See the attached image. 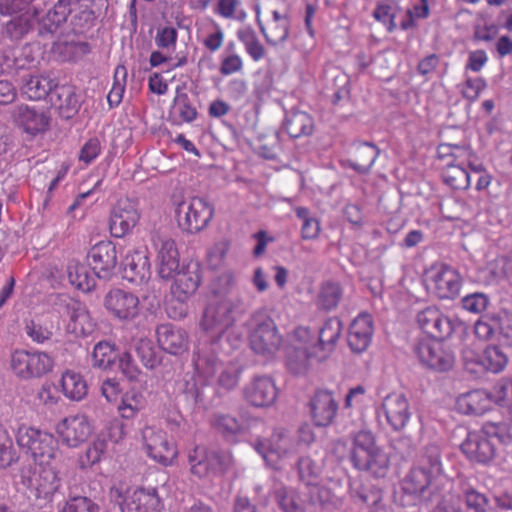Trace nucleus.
<instances>
[{
  "label": "nucleus",
  "instance_id": "obj_1",
  "mask_svg": "<svg viewBox=\"0 0 512 512\" xmlns=\"http://www.w3.org/2000/svg\"><path fill=\"white\" fill-rule=\"evenodd\" d=\"M441 451L437 445L425 447L417 465L402 481V491L415 500L430 503L435 500L442 481Z\"/></svg>",
  "mask_w": 512,
  "mask_h": 512
},
{
  "label": "nucleus",
  "instance_id": "obj_2",
  "mask_svg": "<svg viewBox=\"0 0 512 512\" xmlns=\"http://www.w3.org/2000/svg\"><path fill=\"white\" fill-rule=\"evenodd\" d=\"M174 219L178 228L187 234H196L206 229L214 216V207L203 197H185L174 192L170 197Z\"/></svg>",
  "mask_w": 512,
  "mask_h": 512
},
{
  "label": "nucleus",
  "instance_id": "obj_3",
  "mask_svg": "<svg viewBox=\"0 0 512 512\" xmlns=\"http://www.w3.org/2000/svg\"><path fill=\"white\" fill-rule=\"evenodd\" d=\"M202 266L198 261H189L178 270L171 285L173 299L166 304V313L171 320L187 316V300L198 290L202 281Z\"/></svg>",
  "mask_w": 512,
  "mask_h": 512
},
{
  "label": "nucleus",
  "instance_id": "obj_4",
  "mask_svg": "<svg viewBox=\"0 0 512 512\" xmlns=\"http://www.w3.org/2000/svg\"><path fill=\"white\" fill-rule=\"evenodd\" d=\"M437 156L442 164V178L452 189H467L470 185V174L466 164L474 156L469 145L441 143L437 147Z\"/></svg>",
  "mask_w": 512,
  "mask_h": 512
},
{
  "label": "nucleus",
  "instance_id": "obj_5",
  "mask_svg": "<svg viewBox=\"0 0 512 512\" xmlns=\"http://www.w3.org/2000/svg\"><path fill=\"white\" fill-rule=\"evenodd\" d=\"M19 448L39 465H48L58 454V441L48 432L22 425L16 434Z\"/></svg>",
  "mask_w": 512,
  "mask_h": 512
},
{
  "label": "nucleus",
  "instance_id": "obj_6",
  "mask_svg": "<svg viewBox=\"0 0 512 512\" xmlns=\"http://www.w3.org/2000/svg\"><path fill=\"white\" fill-rule=\"evenodd\" d=\"M461 273L446 263H435L424 273L427 292L439 300H454L463 286Z\"/></svg>",
  "mask_w": 512,
  "mask_h": 512
},
{
  "label": "nucleus",
  "instance_id": "obj_7",
  "mask_svg": "<svg viewBox=\"0 0 512 512\" xmlns=\"http://www.w3.org/2000/svg\"><path fill=\"white\" fill-rule=\"evenodd\" d=\"M217 323L200 322L204 335L199 339L192 355V364L196 373L204 378L212 377L221 366L214 345L220 339L223 329L220 328L216 334H210Z\"/></svg>",
  "mask_w": 512,
  "mask_h": 512
},
{
  "label": "nucleus",
  "instance_id": "obj_8",
  "mask_svg": "<svg viewBox=\"0 0 512 512\" xmlns=\"http://www.w3.org/2000/svg\"><path fill=\"white\" fill-rule=\"evenodd\" d=\"M20 482L29 489L36 499L51 502L61 486L57 472L51 467L24 465L19 471Z\"/></svg>",
  "mask_w": 512,
  "mask_h": 512
},
{
  "label": "nucleus",
  "instance_id": "obj_9",
  "mask_svg": "<svg viewBox=\"0 0 512 512\" xmlns=\"http://www.w3.org/2000/svg\"><path fill=\"white\" fill-rule=\"evenodd\" d=\"M104 307L108 313L118 320H133L139 317L154 316L155 308L144 312L137 295L121 288H113L104 297Z\"/></svg>",
  "mask_w": 512,
  "mask_h": 512
},
{
  "label": "nucleus",
  "instance_id": "obj_10",
  "mask_svg": "<svg viewBox=\"0 0 512 512\" xmlns=\"http://www.w3.org/2000/svg\"><path fill=\"white\" fill-rule=\"evenodd\" d=\"M414 352L423 366L435 372H448L454 367L455 356L442 341L420 340L416 344Z\"/></svg>",
  "mask_w": 512,
  "mask_h": 512
},
{
  "label": "nucleus",
  "instance_id": "obj_11",
  "mask_svg": "<svg viewBox=\"0 0 512 512\" xmlns=\"http://www.w3.org/2000/svg\"><path fill=\"white\" fill-rule=\"evenodd\" d=\"M11 368L22 379L41 377L52 370L53 360L45 352L15 350L11 354Z\"/></svg>",
  "mask_w": 512,
  "mask_h": 512
},
{
  "label": "nucleus",
  "instance_id": "obj_12",
  "mask_svg": "<svg viewBox=\"0 0 512 512\" xmlns=\"http://www.w3.org/2000/svg\"><path fill=\"white\" fill-rule=\"evenodd\" d=\"M156 251L157 274L163 280H171L180 269V253L175 240L160 235L153 236Z\"/></svg>",
  "mask_w": 512,
  "mask_h": 512
},
{
  "label": "nucleus",
  "instance_id": "obj_13",
  "mask_svg": "<svg viewBox=\"0 0 512 512\" xmlns=\"http://www.w3.org/2000/svg\"><path fill=\"white\" fill-rule=\"evenodd\" d=\"M144 448L147 455L154 460L168 466L177 456V451L172 443L168 441L167 434L155 427H145L142 432Z\"/></svg>",
  "mask_w": 512,
  "mask_h": 512
},
{
  "label": "nucleus",
  "instance_id": "obj_14",
  "mask_svg": "<svg viewBox=\"0 0 512 512\" xmlns=\"http://www.w3.org/2000/svg\"><path fill=\"white\" fill-rule=\"evenodd\" d=\"M87 258L98 278L110 279L118 263L116 244L110 240L100 241L91 247Z\"/></svg>",
  "mask_w": 512,
  "mask_h": 512
},
{
  "label": "nucleus",
  "instance_id": "obj_15",
  "mask_svg": "<svg viewBox=\"0 0 512 512\" xmlns=\"http://www.w3.org/2000/svg\"><path fill=\"white\" fill-rule=\"evenodd\" d=\"M244 400L256 408L270 407L278 396L274 380L269 376H254L242 389Z\"/></svg>",
  "mask_w": 512,
  "mask_h": 512
},
{
  "label": "nucleus",
  "instance_id": "obj_16",
  "mask_svg": "<svg viewBox=\"0 0 512 512\" xmlns=\"http://www.w3.org/2000/svg\"><path fill=\"white\" fill-rule=\"evenodd\" d=\"M139 219L140 212L137 203L129 198L121 199L111 212L110 232L114 237L121 238L137 225Z\"/></svg>",
  "mask_w": 512,
  "mask_h": 512
},
{
  "label": "nucleus",
  "instance_id": "obj_17",
  "mask_svg": "<svg viewBox=\"0 0 512 512\" xmlns=\"http://www.w3.org/2000/svg\"><path fill=\"white\" fill-rule=\"evenodd\" d=\"M188 462L191 473L200 479L221 471L224 466L223 455L205 446H195L190 450Z\"/></svg>",
  "mask_w": 512,
  "mask_h": 512
},
{
  "label": "nucleus",
  "instance_id": "obj_18",
  "mask_svg": "<svg viewBox=\"0 0 512 512\" xmlns=\"http://www.w3.org/2000/svg\"><path fill=\"white\" fill-rule=\"evenodd\" d=\"M489 436L491 434L486 432V426L482 431L469 432L460 449L470 461L487 464L496 455L495 446Z\"/></svg>",
  "mask_w": 512,
  "mask_h": 512
},
{
  "label": "nucleus",
  "instance_id": "obj_19",
  "mask_svg": "<svg viewBox=\"0 0 512 512\" xmlns=\"http://www.w3.org/2000/svg\"><path fill=\"white\" fill-rule=\"evenodd\" d=\"M123 278L134 285L146 284L151 278V265L146 249H133L125 255Z\"/></svg>",
  "mask_w": 512,
  "mask_h": 512
},
{
  "label": "nucleus",
  "instance_id": "obj_20",
  "mask_svg": "<svg viewBox=\"0 0 512 512\" xmlns=\"http://www.w3.org/2000/svg\"><path fill=\"white\" fill-rule=\"evenodd\" d=\"M120 502L121 512H161L162 503L156 488H140L133 493L122 497L116 490Z\"/></svg>",
  "mask_w": 512,
  "mask_h": 512
},
{
  "label": "nucleus",
  "instance_id": "obj_21",
  "mask_svg": "<svg viewBox=\"0 0 512 512\" xmlns=\"http://www.w3.org/2000/svg\"><path fill=\"white\" fill-rule=\"evenodd\" d=\"M57 433L65 445L78 447L90 437L92 426L85 415H73L57 425Z\"/></svg>",
  "mask_w": 512,
  "mask_h": 512
},
{
  "label": "nucleus",
  "instance_id": "obj_22",
  "mask_svg": "<svg viewBox=\"0 0 512 512\" xmlns=\"http://www.w3.org/2000/svg\"><path fill=\"white\" fill-rule=\"evenodd\" d=\"M281 335L275 322H259L250 335V345L257 354L273 355L280 347Z\"/></svg>",
  "mask_w": 512,
  "mask_h": 512
},
{
  "label": "nucleus",
  "instance_id": "obj_23",
  "mask_svg": "<svg viewBox=\"0 0 512 512\" xmlns=\"http://www.w3.org/2000/svg\"><path fill=\"white\" fill-rule=\"evenodd\" d=\"M382 410L388 424L395 431L402 430L411 418V409L404 394L391 393L382 401Z\"/></svg>",
  "mask_w": 512,
  "mask_h": 512
},
{
  "label": "nucleus",
  "instance_id": "obj_24",
  "mask_svg": "<svg viewBox=\"0 0 512 512\" xmlns=\"http://www.w3.org/2000/svg\"><path fill=\"white\" fill-rule=\"evenodd\" d=\"M310 412L314 424L318 427L329 426L338 411V402L328 390H318L310 399Z\"/></svg>",
  "mask_w": 512,
  "mask_h": 512
},
{
  "label": "nucleus",
  "instance_id": "obj_25",
  "mask_svg": "<svg viewBox=\"0 0 512 512\" xmlns=\"http://www.w3.org/2000/svg\"><path fill=\"white\" fill-rule=\"evenodd\" d=\"M156 334L160 347L170 354H180L188 347L187 332L172 322H164L158 325Z\"/></svg>",
  "mask_w": 512,
  "mask_h": 512
},
{
  "label": "nucleus",
  "instance_id": "obj_26",
  "mask_svg": "<svg viewBox=\"0 0 512 512\" xmlns=\"http://www.w3.org/2000/svg\"><path fill=\"white\" fill-rule=\"evenodd\" d=\"M260 31L270 45H278L287 40L290 32V18L287 14H281L277 10L272 11V17L265 24L259 15L256 17Z\"/></svg>",
  "mask_w": 512,
  "mask_h": 512
},
{
  "label": "nucleus",
  "instance_id": "obj_27",
  "mask_svg": "<svg viewBox=\"0 0 512 512\" xmlns=\"http://www.w3.org/2000/svg\"><path fill=\"white\" fill-rule=\"evenodd\" d=\"M16 121L27 134L35 136L49 129L51 117L48 111L21 106L18 109Z\"/></svg>",
  "mask_w": 512,
  "mask_h": 512
},
{
  "label": "nucleus",
  "instance_id": "obj_28",
  "mask_svg": "<svg viewBox=\"0 0 512 512\" xmlns=\"http://www.w3.org/2000/svg\"><path fill=\"white\" fill-rule=\"evenodd\" d=\"M342 322H324L323 326L315 331L316 361L326 360L333 352L340 336Z\"/></svg>",
  "mask_w": 512,
  "mask_h": 512
},
{
  "label": "nucleus",
  "instance_id": "obj_29",
  "mask_svg": "<svg viewBox=\"0 0 512 512\" xmlns=\"http://www.w3.org/2000/svg\"><path fill=\"white\" fill-rule=\"evenodd\" d=\"M50 101L51 105L58 111L59 116L66 120L73 118L81 106L79 96L74 88L67 85H57Z\"/></svg>",
  "mask_w": 512,
  "mask_h": 512
},
{
  "label": "nucleus",
  "instance_id": "obj_30",
  "mask_svg": "<svg viewBox=\"0 0 512 512\" xmlns=\"http://www.w3.org/2000/svg\"><path fill=\"white\" fill-rule=\"evenodd\" d=\"M343 298V288L336 280H325L319 285L315 298V305L318 310L330 312L335 310Z\"/></svg>",
  "mask_w": 512,
  "mask_h": 512
},
{
  "label": "nucleus",
  "instance_id": "obj_31",
  "mask_svg": "<svg viewBox=\"0 0 512 512\" xmlns=\"http://www.w3.org/2000/svg\"><path fill=\"white\" fill-rule=\"evenodd\" d=\"M36 8L27 9L18 16L11 18L4 27V32L10 40L19 41L31 32L38 22Z\"/></svg>",
  "mask_w": 512,
  "mask_h": 512
},
{
  "label": "nucleus",
  "instance_id": "obj_32",
  "mask_svg": "<svg viewBox=\"0 0 512 512\" xmlns=\"http://www.w3.org/2000/svg\"><path fill=\"white\" fill-rule=\"evenodd\" d=\"M460 412L467 415H483L491 409L486 390L476 389L460 395L457 399Z\"/></svg>",
  "mask_w": 512,
  "mask_h": 512
},
{
  "label": "nucleus",
  "instance_id": "obj_33",
  "mask_svg": "<svg viewBox=\"0 0 512 512\" xmlns=\"http://www.w3.org/2000/svg\"><path fill=\"white\" fill-rule=\"evenodd\" d=\"M313 360H316L315 350H309L308 347H297L295 344L287 348L286 365L293 374L307 373Z\"/></svg>",
  "mask_w": 512,
  "mask_h": 512
},
{
  "label": "nucleus",
  "instance_id": "obj_34",
  "mask_svg": "<svg viewBox=\"0 0 512 512\" xmlns=\"http://www.w3.org/2000/svg\"><path fill=\"white\" fill-rule=\"evenodd\" d=\"M197 109L193 105L189 95L179 88L176 89V95L170 110V117L180 125L182 123H191L197 118Z\"/></svg>",
  "mask_w": 512,
  "mask_h": 512
},
{
  "label": "nucleus",
  "instance_id": "obj_35",
  "mask_svg": "<svg viewBox=\"0 0 512 512\" xmlns=\"http://www.w3.org/2000/svg\"><path fill=\"white\" fill-rule=\"evenodd\" d=\"M285 130L291 138L309 136L314 131V119L304 111H292L285 120Z\"/></svg>",
  "mask_w": 512,
  "mask_h": 512
},
{
  "label": "nucleus",
  "instance_id": "obj_36",
  "mask_svg": "<svg viewBox=\"0 0 512 512\" xmlns=\"http://www.w3.org/2000/svg\"><path fill=\"white\" fill-rule=\"evenodd\" d=\"M58 82L48 75H34L27 79L22 87V92L30 100L45 99L53 89L57 88Z\"/></svg>",
  "mask_w": 512,
  "mask_h": 512
},
{
  "label": "nucleus",
  "instance_id": "obj_37",
  "mask_svg": "<svg viewBox=\"0 0 512 512\" xmlns=\"http://www.w3.org/2000/svg\"><path fill=\"white\" fill-rule=\"evenodd\" d=\"M373 334L372 322H351L348 332V345L355 353L367 349Z\"/></svg>",
  "mask_w": 512,
  "mask_h": 512
},
{
  "label": "nucleus",
  "instance_id": "obj_38",
  "mask_svg": "<svg viewBox=\"0 0 512 512\" xmlns=\"http://www.w3.org/2000/svg\"><path fill=\"white\" fill-rule=\"evenodd\" d=\"M323 459L313 455L302 456L298 459L296 467L299 480L307 486L317 483L323 470Z\"/></svg>",
  "mask_w": 512,
  "mask_h": 512
},
{
  "label": "nucleus",
  "instance_id": "obj_39",
  "mask_svg": "<svg viewBox=\"0 0 512 512\" xmlns=\"http://www.w3.org/2000/svg\"><path fill=\"white\" fill-rule=\"evenodd\" d=\"M274 497L282 512H306L305 501L292 487H278L275 489Z\"/></svg>",
  "mask_w": 512,
  "mask_h": 512
},
{
  "label": "nucleus",
  "instance_id": "obj_40",
  "mask_svg": "<svg viewBox=\"0 0 512 512\" xmlns=\"http://www.w3.org/2000/svg\"><path fill=\"white\" fill-rule=\"evenodd\" d=\"M390 459L380 447L369 453L365 461L357 462L353 466L362 471H368L376 478L385 477L389 470Z\"/></svg>",
  "mask_w": 512,
  "mask_h": 512
},
{
  "label": "nucleus",
  "instance_id": "obj_41",
  "mask_svg": "<svg viewBox=\"0 0 512 512\" xmlns=\"http://www.w3.org/2000/svg\"><path fill=\"white\" fill-rule=\"evenodd\" d=\"M379 155V151L375 145L369 143H361L354 147L351 158V167L361 173L367 172L374 164Z\"/></svg>",
  "mask_w": 512,
  "mask_h": 512
},
{
  "label": "nucleus",
  "instance_id": "obj_42",
  "mask_svg": "<svg viewBox=\"0 0 512 512\" xmlns=\"http://www.w3.org/2000/svg\"><path fill=\"white\" fill-rule=\"evenodd\" d=\"M69 283L77 290L90 292L95 287V280L90 275L88 268L79 261L72 260L67 266Z\"/></svg>",
  "mask_w": 512,
  "mask_h": 512
},
{
  "label": "nucleus",
  "instance_id": "obj_43",
  "mask_svg": "<svg viewBox=\"0 0 512 512\" xmlns=\"http://www.w3.org/2000/svg\"><path fill=\"white\" fill-rule=\"evenodd\" d=\"M238 40L244 45L246 53L255 62L262 60L266 54L265 47L258 39L256 32L250 26L238 29Z\"/></svg>",
  "mask_w": 512,
  "mask_h": 512
},
{
  "label": "nucleus",
  "instance_id": "obj_44",
  "mask_svg": "<svg viewBox=\"0 0 512 512\" xmlns=\"http://www.w3.org/2000/svg\"><path fill=\"white\" fill-rule=\"evenodd\" d=\"M61 386L64 395L71 400L80 401L87 395V383L76 372L68 371L64 373L61 379Z\"/></svg>",
  "mask_w": 512,
  "mask_h": 512
},
{
  "label": "nucleus",
  "instance_id": "obj_45",
  "mask_svg": "<svg viewBox=\"0 0 512 512\" xmlns=\"http://www.w3.org/2000/svg\"><path fill=\"white\" fill-rule=\"evenodd\" d=\"M70 13L68 6L59 1L40 21L39 33H54L67 20Z\"/></svg>",
  "mask_w": 512,
  "mask_h": 512
},
{
  "label": "nucleus",
  "instance_id": "obj_46",
  "mask_svg": "<svg viewBox=\"0 0 512 512\" xmlns=\"http://www.w3.org/2000/svg\"><path fill=\"white\" fill-rule=\"evenodd\" d=\"M379 448L374 436L369 431L358 432L353 440V448L351 450L350 460L352 464L363 462L368 457L369 453Z\"/></svg>",
  "mask_w": 512,
  "mask_h": 512
},
{
  "label": "nucleus",
  "instance_id": "obj_47",
  "mask_svg": "<svg viewBox=\"0 0 512 512\" xmlns=\"http://www.w3.org/2000/svg\"><path fill=\"white\" fill-rule=\"evenodd\" d=\"M134 351L143 366L149 370H154L162 362L160 353L148 338L141 337L135 340Z\"/></svg>",
  "mask_w": 512,
  "mask_h": 512
},
{
  "label": "nucleus",
  "instance_id": "obj_48",
  "mask_svg": "<svg viewBox=\"0 0 512 512\" xmlns=\"http://www.w3.org/2000/svg\"><path fill=\"white\" fill-rule=\"evenodd\" d=\"M145 406V397L142 392L135 389L127 391L118 406L122 418L133 419Z\"/></svg>",
  "mask_w": 512,
  "mask_h": 512
},
{
  "label": "nucleus",
  "instance_id": "obj_49",
  "mask_svg": "<svg viewBox=\"0 0 512 512\" xmlns=\"http://www.w3.org/2000/svg\"><path fill=\"white\" fill-rule=\"evenodd\" d=\"M461 495L468 510L473 512H489L492 510L488 496L472 486L463 487Z\"/></svg>",
  "mask_w": 512,
  "mask_h": 512
},
{
  "label": "nucleus",
  "instance_id": "obj_50",
  "mask_svg": "<svg viewBox=\"0 0 512 512\" xmlns=\"http://www.w3.org/2000/svg\"><path fill=\"white\" fill-rule=\"evenodd\" d=\"M225 33L223 28L215 20H211L199 37L201 44L210 52L215 53L224 44Z\"/></svg>",
  "mask_w": 512,
  "mask_h": 512
},
{
  "label": "nucleus",
  "instance_id": "obj_51",
  "mask_svg": "<svg viewBox=\"0 0 512 512\" xmlns=\"http://www.w3.org/2000/svg\"><path fill=\"white\" fill-rule=\"evenodd\" d=\"M351 496L354 499L370 507L384 499L383 489L373 483L366 482L351 488Z\"/></svg>",
  "mask_w": 512,
  "mask_h": 512
},
{
  "label": "nucleus",
  "instance_id": "obj_52",
  "mask_svg": "<svg viewBox=\"0 0 512 512\" xmlns=\"http://www.w3.org/2000/svg\"><path fill=\"white\" fill-rule=\"evenodd\" d=\"M116 358L114 346L107 341L98 342L91 354V365L94 368H110Z\"/></svg>",
  "mask_w": 512,
  "mask_h": 512
},
{
  "label": "nucleus",
  "instance_id": "obj_53",
  "mask_svg": "<svg viewBox=\"0 0 512 512\" xmlns=\"http://www.w3.org/2000/svg\"><path fill=\"white\" fill-rule=\"evenodd\" d=\"M213 428L225 438H233L242 431L237 418L229 414H214L211 419Z\"/></svg>",
  "mask_w": 512,
  "mask_h": 512
},
{
  "label": "nucleus",
  "instance_id": "obj_54",
  "mask_svg": "<svg viewBox=\"0 0 512 512\" xmlns=\"http://www.w3.org/2000/svg\"><path fill=\"white\" fill-rule=\"evenodd\" d=\"M63 512H99V505L89 497L79 495L73 488H70Z\"/></svg>",
  "mask_w": 512,
  "mask_h": 512
},
{
  "label": "nucleus",
  "instance_id": "obj_55",
  "mask_svg": "<svg viewBox=\"0 0 512 512\" xmlns=\"http://www.w3.org/2000/svg\"><path fill=\"white\" fill-rule=\"evenodd\" d=\"M107 449V442L104 439H96L88 445L85 452L80 455L78 463L81 469H87L98 464Z\"/></svg>",
  "mask_w": 512,
  "mask_h": 512
},
{
  "label": "nucleus",
  "instance_id": "obj_56",
  "mask_svg": "<svg viewBox=\"0 0 512 512\" xmlns=\"http://www.w3.org/2000/svg\"><path fill=\"white\" fill-rule=\"evenodd\" d=\"M486 372L500 373L508 363V357L499 346H488L482 353Z\"/></svg>",
  "mask_w": 512,
  "mask_h": 512
},
{
  "label": "nucleus",
  "instance_id": "obj_57",
  "mask_svg": "<svg viewBox=\"0 0 512 512\" xmlns=\"http://www.w3.org/2000/svg\"><path fill=\"white\" fill-rule=\"evenodd\" d=\"M296 216L302 220L301 238L303 240L316 239L319 236L321 226L318 219L310 215V211L305 207L295 208Z\"/></svg>",
  "mask_w": 512,
  "mask_h": 512
},
{
  "label": "nucleus",
  "instance_id": "obj_58",
  "mask_svg": "<svg viewBox=\"0 0 512 512\" xmlns=\"http://www.w3.org/2000/svg\"><path fill=\"white\" fill-rule=\"evenodd\" d=\"M126 79V67L124 65H118L114 71L113 86L107 95V101L110 107H116L121 103L125 90Z\"/></svg>",
  "mask_w": 512,
  "mask_h": 512
},
{
  "label": "nucleus",
  "instance_id": "obj_59",
  "mask_svg": "<svg viewBox=\"0 0 512 512\" xmlns=\"http://www.w3.org/2000/svg\"><path fill=\"white\" fill-rule=\"evenodd\" d=\"M19 460L7 431L0 426V469H7Z\"/></svg>",
  "mask_w": 512,
  "mask_h": 512
},
{
  "label": "nucleus",
  "instance_id": "obj_60",
  "mask_svg": "<svg viewBox=\"0 0 512 512\" xmlns=\"http://www.w3.org/2000/svg\"><path fill=\"white\" fill-rule=\"evenodd\" d=\"M421 329L429 335V339L442 341L448 338L456 325L463 322H419Z\"/></svg>",
  "mask_w": 512,
  "mask_h": 512
},
{
  "label": "nucleus",
  "instance_id": "obj_61",
  "mask_svg": "<svg viewBox=\"0 0 512 512\" xmlns=\"http://www.w3.org/2000/svg\"><path fill=\"white\" fill-rule=\"evenodd\" d=\"M487 88V82L482 77H467L463 83L461 94L469 102H475Z\"/></svg>",
  "mask_w": 512,
  "mask_h": 512
},
{
  "label": "nucleus",
  "instance_id": "obj_62",
  "mask_svg": "<svg viewBox=\"0 0 512 512\" xmlns=\"http://www.w3.org/2000/svg\"><path fill=\"white\" fill-rule=\"evenodd\" d=\"M309 501L313 505H319L321 508H328L334 504L335 496L331 490L324 486H318L317 483L310 485Z\"/></svg>",
  "mask_w": 512,
  "mask_h": 512
},
{
  "label": "nucleus",
  "instance_id": "obj_63",
  "mask_svg": "<svg viewBox=\"0 0 512 512\" xmlns=\"http://www.w3.org/2000/svg\"><path fill=\"white\" fill-rule=\"evenodd\" d=\"M373 17L376 21L386 26L389 32L394 31L396 28L395 24V11L392 5L386 2L378 3L374 12Z\"/></svg>",
  "mask_w": 512,
  "mask_h": 512
},
{
  "label": "nucleus",
  "instance_id": "obj_64",
  "mask_svg": "<svg viewBox=\"0 0 512 512\" xmlns=\"http://www.w3.org/2000/svg\"><path fill=\"white\" fill-rule=\"evenodd\" d=\"M489 305V298L483 293L466 295L462 299L463 308L472 314H482Z\"/></svg>",
  "mask_w": 512,
  "mask_h": 512
}]
</instances>
